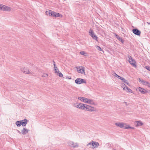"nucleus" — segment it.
Here are the masks:
<instances>
[{
  "label": "nucleus",
  "mask_w": 150,
  "mask_h": 150,
  "mask_svg": "<svg viewBox=\"0 0 150 150\" xmlns=\"http://www.w3.org/2000/svg\"><path fill=\"white\" fill-rule=\"evenodd\" d=\"M80 53L81 55L84 56H86V53L84 51L80 52Z\"/></svg>",
  "instance_id": "cd10ccee"
},
{
  "label": "nucleus",
  "mask_w": 150,
  "mask_h": 150,
  "mask_svg": "<svg viewBox=\"0 0 150 150\" xmlns=\"http://www.w3.org/2000/svg\"><path fill=\"white\" fill-rule=\"evenodd\" d=\"M134 128L133 127H130L129 126L127 125L126 129H134Z\"/></svg>",
  "instance_id": "7c9ffc66"
},
{
  "label": "nucleus",
  "mask_w": 150,
  "mask_h": 150,
  "mask_svg": "<svg viewBox=\"0 0 150 150\" xmlns=\"http://www.w3.org/2000/svg\"><path fill=\"white\" fill-rule=\"evenodd\" d=\"M85 105L83 104L82 103H80L77 105H76V104H74V106L80 109L85 110Z\"/></svg>",
  "instance_id": "39448f33"
},
{
  "label": "nucleus",
  "mask_w": 150,
  "mask_h": 150,
  "mask_svg": "<svg viewBox=\"0 0 150 150\" xmlns=\"http://www.w3.org/2000/svg\"><path fill=\"white\" fill-rule=\"evenodd\" d=\"M57 75H58L60 77H62L63 76L62 74L59 71H58Z\"/></svg>",
  "instance_id": "a878e982"
},
{
  "label": "nucleus",
  "mask_w": 150,
  "mask_h": 150,
  "mask_svg": "<svg viewBox=\"0 0 150 150\" xmlns=\"http://www.w3.org/2000/svg\"><path fill=\"white\" fill-rule=\"evenodd\" d=\"M11 8L6 6V5L0 4V10L4 11H11Z\"/></svg>",
  "instance_id": "f257e3e1"
},
{
  "label": "nucleus",
  "mask_w": 150,
  "mask_h": 150,
  "mask_svg": "<svg viewBox=\"0 0 150 150\" xmlns=\"http://www.w3.org/2000/svg\"><path fill=\"white\" fill-rule=\"evenodd\" d=\"M137 90L140 92L141 93L143 94L147 93L148 92V91L145 89L140 87H138Z\"/></svg>",
  "instance_id": "9d476101"
},
{
  "label": "nucleus",
  "mask_w": 150,
  "mask_h": 150,
  "mask_svg": "<svg viewBox=\"0 0 150 150\" xmlns=\"http://www.w3.org/2000/svg\"><path fill=\"white\" fill-rule=\"evenodd\" d=\"M137 123V124H136V126H141L143 124V123L140 121H136L135 123Z\"/></svg>",
  "instance_id": "6ab92c4d"
},
{
  "label": "nucleus",
  "mask_w": 150,
  "mask_h": 150,
  "mask_svg": "<svg viewBox=\"0 0 150 150\" xmlns=\"http://www.w3.org/2000/svg\"><path fill=\"white\" fill-rule=\"evenodd\" d=\"M20 121L21 124V125H22V126L23 127H24L26 126L28 122V120L26 119L22 120H20Z\"/></svg>",
  "instance_id": "4468645a"
},
{
  "label": "nucleus",
  "mask_w": 150,
  "mask_h": 150,
  "mask_svg": "<svg viewBox=\"0 0 150 150\" xmlns=\"http://www.w3.org/2000/svg\"><path fill=\"white\" fill-rule=\"evenodd\" d=\"M124 90L127 91V92H131L132 93V90L129 88L127 86H126L125 87L123 88Z\"/></svg>",
  "instance_id": "a211bd4d"
},
{
  "label": "nucleus",
  "mask_w": 150,
  "mask_h": 150,
  "mask_svg": "<svg viewBox=\"0 0 150 150\" xmlns=\"http://www.w3.org/2000/svg\"><path fill=\"white\" fill-rule=\"evenodd\" d=\"M77 69L79 73L81 74H85V68L81 66L77 67Z\"/></svg>",
  "instance_id": "1a4fd4ad"
},
{
  "label": "nucleus",
  "mask_w": 150,
  "mask_h": 150,
  "mask_svg": "<svg viewBox=\"0 0 150 150\" xmlns=\"http://www.w3.org/2000/svg\"><path fill=\"white\" fill-rule=\"evenodd\" d=\"M89 33L90 34V35L91 37H93V35H94V32L93 31V30L91 29H90Z\"/></svg>",
  "instance_id": "b1692460"
},
{
  "label": "nucleus",
  "mask_w": 150,
  "mask_h": 150,
  "mask_svg": "<svg viewBox=\"0 0 150 150\" xmlns=\"http://www.w3.org/2000/svg\"><path fill=\"white\" fill-rule=\"evenodd\" d=\"M75 83L78 84H80L83 83H86V81L84 79L81 78H77L75 81Z\"/></svg>",
  "instance_id": "0eeeda50"
},
{
  "label": "nucleus",
  "mask_w": 150,
  "mask_h": 150,
  "mask_svg": "<svg viewBox=\"0 0 150 150\" xmlns=\"http://www.w3.org/2000/svg\"><path fill=\"white\" fill-rule=\"evenodd\" d=\"M16 124L18 127H20L21 125V124L20 121H17L16 122Z\"/></svg>",
  "instance_id": "5701e85b"
},
{
  "label": "nucleus",
  "mask_w": 150,
  "mask_h": 150,
  "mask_svg": "<svg viewBox=\"0 0 150 150\" xmlns=\"http://www.w3.org/2000/svg\"><path fill=\"white\" fill-rule=\"evenodd\" d=\"M115 36L116 38L120 41L122 43H123L124 41L122 38H120L118 35L117 34H115Z\"/></svg>",
  "instance_id": "f3484780"
},
{
  "label": "nucleus",
  "mask_w": 150,
  "mask_h": 150,
  "mask_svg": "<svg viewBox=\"0 0 150 150\" xmlns=\"http://www.w3.org/2000/svg\"><path fill=\"white\" fill-rule=\"evenodd\" d=\"M145 68L147 70L149 71H150V67L146 66L145 67Z\"/></svg>",
  "instance_id": "473e14b6"
},
{
  "label": "nucleus",
  "mask_w": 150,
  "mask_h": 150,
  "mask_svg": "<svg viewBox=\"0 0 150 150\" xmlns=\"http://www.w3.org/2000/svg\"><path fill=\"white\" fill-rule=\"evenodd\" d=\"M21 70L25 74H29L30 73L29 70L26 67H23L21 68Z\"/></svg>",
  "instance_id": "ddd939ff"
},
{
  "label": "nucleus",
  "mask_w": 150,
  "mask_h": 150,
  "mask_svg": "<svg viewBox=\"0 0 150 150\" xmlns=\"http://www.w3.org/2000/svg\"><path fill=\"white\" fill-rule=\"evenodd\" d=\"M122 81L125 83L127 84L128 85H129V83H128L127 81L125 79H124V80H123Z\"/></svg>",
  "instance_id": "393cba45"
},
{
  "label": "nucleus",
  "mask_w": 150,
  "mask_h": 150,
  "mask_svg": "<svg viewBox=\"0 0 150 150\" xmlns=\"http://www.w3.org/2000/svg\"><path fill=\"white\" fill-rule=\"evenodd\" d=\"M84 110L89 111H93L95 110V109L94 107L85 105Z\"/></svg>",
  "instance_id": "423d86ee"
},
{
  "label": "nucleus",
  "mask_w": 150,
  "mask_h": 150,
  "mask_svg": "<svg viewBox=\"0 0 150 150\" xmlns=\"http://www.w3.org/2000/svg\"><path fill=\"white\" fill-rule=\"evenodd\" d=\"M69 79H71V78H70V77H69Z\"/></svg>",
  "instance_id": "a19ab883"
},
{
  "label": "nucleus",
  "mask_w": 150,
  "mask_h": 150,
  "mask_svg": "<svg viewBox=\"0 0 150 150\" xmlns=\"http://www.w3.org/2000/svg\"><path fill=\"white\" fill-rule=\"evenodd\" d=\"M68 144L70 146L74 148L77 147L79 146V144L77 143H75L71 141H69L68 142Z\"/></svg>",
  "instance_id": "6e6552de"
},
{
  "label": "nucleus",
  "mask_w": 150,
  "mask_h": 150,
  "mask_svg": "<svg viewBox=\"0 0 150 150\" xmlns=\"http://www.w3.org/2000/svg\"><path fill=\"white\" fill-rule=\"evenodd\" d=\"M61 16H62V15L59 13H57L55 12L52 11L51 16L57 17H60Z\"/></svg>",
  "instance_id": "9b49d317"
},
{
  "label": "nucleus",
  "mask_w": 150,
  "mask_h": 150,
  "mask_svg": "<svg viewBox=\"0 0 150 150\" xmlns=\"http://www.w3.org/2000/svg\"><path fill=\"white\" fill-rule=\"evenodd\" d=\"M133 33L134 34L139 36L141 34V32L137 28H134L132 30Z\"/></svg>",
  "instance_id": "f8f14e48"
},
{
  "label": "nucleus",
  "mask_w": 150,
  "mask_h": 150,
  "mask_svg": "<svg viewBox=\"0 0 150 150\" xmlns=\"http://www.w3.org/2000/svg\"><path fill=\"white\" fill-rule=\"evenodd\" d=\"M52 12V11L49 10L48 11H47L45 13L47 15H49L51 16Z\"/></svg>",
  "instance_id": "4be33fe9"
},
{
  "label": "nucleus",
  "mask_w": 150,
  "mask_h": 150,
  "mask_svg": "<svg viewBox=\"0 0 150 150\" xmlns=\"http://www.w3.org/2000/svg\"><path fill=\"white\" fill-rule=\"evenodd\" d=\"M69 79H71V78H70V77H69Z\"/></svg>",
  "instance_id": "79ce46f5"
},
{
  "label": "nucleus",
  "mask_w": 150,
  "mask_h": 150,
  "mask_svg": "<svg viewBox=\"0 0 150 150\" xmlns=\"http://www.w3.org/2000/svg\"><path fill=\"white\" fill-rule=\"evenodd\" d=\"M29 130L26 129L25 128H23L21 131V134H23L24 135L28 133Z\"/></svg>",
  "instance_id": "dca6fc26"
},
{
  "label": "nucleus",
  "mask_w": 150,
  "mask_h": 150,
  "mask_svg": "<svg viewBox=\"0 0 150 150\" xmlns=\"http://www.w3.org/2000/svg\"><path fill=\"white\" fill-rule=\"evenodd\" d=\"M86 103H87L91 104H94V102L92 100L88 99V100H87V102H86Z\"/></svg>",
  "instance_id": "aec40b11"
},
{
  "label": "nucleus",
  "mask_w": 150,
  "mask_h": 150,
  "mask_svg": "<svg viewBox=\"0 0 150 150\" xmlns=\"http://www.w3.org/2000/svg\"><path fill=\"white\" fill-rule=\"evenodd\" d=\"M112 75L117 78H118L119 76L118 75H117L116 73H115L114 72L113 74H112Z\"/></svg>",
  "instance_id": "2f4dec72"
},
{
  "label": "nucleus",
  "mask_w": 150,
  "mask_h": 150,
  "mask_svg": "<svg viewBox=\"0 0 150 150\" xmlns=\"http://www.w3.org/2000/svg\"><path fill=\"white\" fill-rule=\"evenodd\" d=\"M45 74L46 75V76H48V75L47 74Z\"/></svg>",
  "instance_id": "ea45409f"
},
{
  "label": "nucleus",
  "mask_w": 150,
  "mask_h": 150,
  "mask_svg": "<svg viewBox=\"0 0 150 150\" xmlns=\"http://www.w3.org/2000/svg\"><path fill=\"white\" fill-rule=\"evenodd\" d=\"M18 132L19 133H20V134H21V132L19 131L18 130Z\"/></svg>",
  "instance_id": "4c0bfd02"
},
{
  "label": "nucleus",
  "mask_w": 150,
  "mask_h": 150,
  "mask_svg": "<svg viewBox=\"0 0 150 150\" xmlns=\"http://www.w3.org/2000/svg\"><path fill=\"white\" fill-rule=\"evenodd\" d=\"M53 62L54 63V68L55 69L57 68V67L56 65L55 64V62L54 61H53Z\"/></svg>",
  "instance_id": "c9c22d12"
},
{
  "label": "nucleus",
  "mask_w": 150,
  "mask_h": 150,
  "mask_svg": "<svg viewBox=\"0 0 150 150\" xmlns=\"http://www.w3.org/2000/svg\"><path fill=\"white\" fill-rule=\"evenodd\" d=\"M54 70L55 71V73H57L59 71L58 69L57 68L54 69Z\"/></svg>",
  "instance_id": "72a5a7b5"
},
{
  "label": "nucleus",
  "mask_w": 150,
  "mask_h": 150,
  "mask_svg": "<svg viewBox=\"0 0 150 150\" xmlns=\"http://www.w3.org/2000/svg\"><path fill=\"white\" fill-rule=\"evenodd\" d=\"M92 38L96 40L97 41L98 37L96 35H93V37H92Z\"/></svg>",
  "instance_id": "c85d7f7f"
},
{
  "label": "nucleus",
  "mask_w": 150,
  "mask_h": 150,
  "mask_svg": "<svg viewBox=\"0 0 150 150\" xmlns=\"http://www.w3.org/2000/svg\"><path fill=\"white\" fill-rule=\"evenodd\" d=\"M147 24H150V23L148 22H147Z\"/></svg>",
  "instance_id": "58836bf2"
},
{
  "label": "nucleus",
  "mask_w": 150,
  "mask_h": 150,
  "mask_svg": "<svg viewBox=\"0 0 150 150\" xmlns=\"http://www.w3.org/2000/svg\"><path fill=\"white\" fill-rule=\"evenodd\" d=\"M143 84L150 87V83L147 81H145L144 82Z\"/></svg>",
  "instance_id": "412c9836"
},
{
  "label": "nucleus",
  "mask_w": 150,
  "mask_h": 150,
  "mask_svg": "<svg viewBox=\"0 0 150 150\" xmlns=\"http://www.w3.org/2000/svg\"><path fill=\"white\" fill-rule=\"evenodd\" d=\"M125 104L126 106L127 105V102H125Z\"/></svg>",
  "instance_id": "e433bc0d"
},
{
  "label": "nucleus",
  "mask_w": 150,
  "mask_h": 150,
  "mask_svg": "<svg viewBox=\"0 0 150 150\" xmlns=\"http://www.w3.org/2000/svg\"><path fill=\"white\" fill-rule=\"evenodd\" d=\"M138 80L139 82L142 83L143 84L144 82L145 81H144L143 79H141L139 78L138 79Z\"/></svg>",
  "instance_id": "bb28decb"
},
{
  "label": "nucleus",
  "mask_w": 150,
  "mask_h": 150,
  "mask_svg": "<svg viewBox=\"0 0 150 150\" xmlns=\"http://www.w3.org/2000/svg\"><path fill=\"white\" fill-rule=\"evenodd\" d=\"M129 62L130 64L132 65L134 67H136V62L135 61L132 59L131 56L129 57Z\"/></svg>",
  "instance_id": "20e7f679"
},
{
  "label": "nucleus",
  "mask_w": 150,
  "mask_h": 150,
  "mask_svg": "<svg viewBox=\"0 0 150 150\" xmlns=\"http://www.w3.org/2000/svg\"><path fill=\"white\" fill-rule=\"evenodd\" d=\"M118 78L122 80V81L123 80H124V79L122 77H121V76H119Z\"/></svg>",
  "instance_id": "f704fd0d"
},
{
  "label": "nucleus",
  "mask_w": 150,
  "mask_h": 150,
  "mask_svg": "<svg viewBox=\"0 0 150 150\" xmlns=\"http://www.w3.org/2000/svg\"><path fill=\"white\" fill-rule=\"evenodd\" d=\"M115 125L123 129H126L127 125L126 124L122 122H116Z\"/></svg>",
  "instance_id": "7ed1b4c3"
},
{
  "label": "nucleus",
  "mask_w": 150,
  "mask_h": 150,
  "mask_svg": "<svg viewBox=\"0 0 150 150\" xmlns=\"http://www.w3.org/2000/svg\"><path fill=\"white\" fill-rule=\"evenodd\" d=\"M89 145L92 146L94 148H96L99 146V144L96 142L92 141L86 145L87 147H88Z\"/></svg>",
  "instance_id": "f03ea898"
},
{
  "label": "nucleus",
  "mask_w": 150,
  "mask_h": 150,
  "mask_svg": "<svg viewBox=\"0 0 150 150\" xmlns=\"http://www.w3.org/2000/svg\"><path fill=\"white\" fill-rule=\"evenodd\" d=\"M78 98L81 101L85 103H86L87 100H88V98L82 97H79Z\"/></svg>",
  "instance_id": "2eb2a0df"
},
{
  "label": "nucleus",
  "mask_w": 150,
  "mask_h": 150,
  "mask_svg": "<svg viewBox=\"0 0 150 150\" xmlns=\"http://www.w3.org/2000/svg\"><path fill=\"white\" fill-rule=\"evenodd\" d=\"M96 48L98 49V50L99 51H103L102 49L101 48V47L100 46H96Z\"/></svg>",
  "instance_id": "c756f323"
}]
</instances>
